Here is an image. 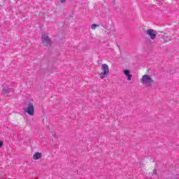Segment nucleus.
Wrapping results in <instances>:
<instances>
[{"label": "nucleus", "instance_id": "1", "mask_svg": "<svg viewBox=\"0 0 179 179\" xmlns=\"http://www.w3.org/2000/svg\"><path fill=\"white\" fill-rule=\"evenodd\" d=\"M141 83L144 85V86L152 87V86L155 85V80L152 78V76L145 74L141 78Z\"/></svg>", "mask_w": 179, "mask_h": 179}, {"label": "nucleus", "instance_id": "2", "mask_svg": "<svg viewBox=\"0 0 179 179\" xmlns=\"http://www.w3.org/2000/svg\"><path fill=\"white\" fill-rule=\"evenodd\" d=\"M101 71L102 72L99 73V78L101 79H104V78H107L108 73L110 72V69H108V65L103 64L101 65Z\"/></svg>", "mask_w": 179, "mask_h": 179}, {"label": "nucleus", "instance_id": "3", "mask_svg": "<svg viewBox=\"0 0 179 179\" xmlns=\"http://www.w3.org/2000/svg\"><path fill=\"white\" fill-rule=\"evenodd\" d=\"M24 111L29 115H34V104L33 103H27V107L24 108Z\"/></svg>", "mask_w": 179, "mask_h": 179}, {"label": "nucleus", "instance_id": "4", "mask_svg": "<svg viewBox=\"0 0 179 179\" xmlns=\"http://www.w3.org/2000/svg\"><path fill=\"white\" fill-rule=\"evenodd\" d=\"M145 34H147L151 40H155L156 37H157V31L153 29H147Z\"/></svg>", "mask_w": 179, "mask_h": 179}, {"label": "nucleus", "instance_id": "5", "mask_svg": "<svg viewBox=\"0 0 179 179\" xmlns=\"http://www.w3.org/2000/svg\"><path fill=\"white\" fill-rule=\"evenodd\" d=\"M42 44L43 45H45L46 47H48V45H51V39L47 35H43L42 36Z\"/></svg>", "mask_w": 179, "mask_h": 179}, {"label": "nucleus", "instance_id": "6", "mask_svg": "<svg viewBox=\"0 0 179 179\" xmlns=\"http://www.w3.org/2000/svg\"><path fill=\"white\" fill-rule=\"evenodd\" d=\"M124 75L127 78V80H132V75L131 74V71L125 69L123 71Z\"/></svg>", "mask_w": 179, "mask_h": 179}, {"label": "nucleus", "instance_id": "7", "mask_svg": "<svg viewBox=\"0 0 179 179\" xmlns=\"http://www.w3.org/2000/svg\"><path fill=\"white\" fill-rule=\"evenodd\" d=\"M43 157V154L41 152H35L33 155L34 160H38Z\"/></svg>", "mask_w": 179, "mask_h": 179}, {"label": "nucleus", "instance_id": "8", "mask_svg": "<svg viewBox=\"0 0 179 179\" xmlns=\"http://www.w3.org/2000/svg\"><path fill=\"white\" fill-rule=\"evenodd\" d=\"M162 37L166 43H169V41H171V36H169L166 33H164Z\"/></svg>", "mask_w": 179, "mask_h": 179}, {"label": "nucleus", "instance_id": "9", "mask_svg": "<svg viewBox=\"0 0 179 179\" xmlns=\"http://www.w3.org/2000/svg\"><path fill=\"white\" fill-rule=\"evenodd\" d=\"M8 93H10V88H9L8 87H3V94H8Z\"/></svg>", "mask_w": 179, "mask_h": 179}, {"label": "nucleus", "instance_id": "10", "mask_svg": "<svg viewBox=\"0 0 179 179\" xmlns=\"http://www.w3.org/2000/svg\"><path fill=\"white\" fill-rule=\"evenodd\" d=\"M96 27H99V25L96 24H93L91 27V29H92V30H94V29H96Z\"/></svg>", "mask_w": 179, "mask_h": 179}, {"label": "nucleus", "instance_id": "11", "mask_svg": "<svg viewBox=\"0 0 179 179\" xmlns=\"http://www.w3.org/2000/svg\"><path fill=\"white\" fill-rule=\"evenodd\" d=\"M152 174H157V171L156 170V169H153Z\"/></svg>", "mask_w": 179, "mask_h": 179}, {"label": "nucleus", "instance_id": "12", "mask_svg": "<svg viewBox=\"0 0 179 179\" xmlns=\"http://www.w3.org/2000/svg\"><path fill=\"white\" fill-rule=\"evenodd\" d=\"M2 146H3V142L0 141V148H2Z\"/></svg>", "mask_w": 179, "mask_h": 179}, {"label": "nucleus", "instance_id": "13", "mask_svg": "<svg viewBox=\"0 0 179 179\" xmlns=\"http://www.w3.org/2000/svg\"><path fill=\"white\" fill-rule=\"evenodd\" d=\"M61 3H64L66 2V0H60Z\"/></svg>", "mask_w": 179, "mask_h": 179}]
</instances>
